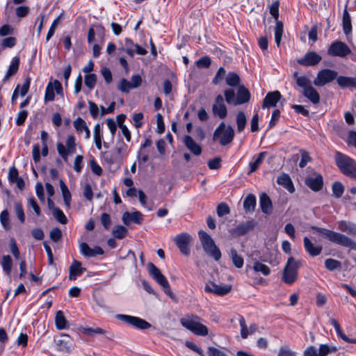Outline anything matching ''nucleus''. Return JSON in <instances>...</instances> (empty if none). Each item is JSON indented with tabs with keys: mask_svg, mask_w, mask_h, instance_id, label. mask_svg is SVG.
Segmentation results:
<instances>
[{
	"mask_svg": "<svg viewBox=\"0 0 356 356\" xmlns=\"http://www.w3.org/2000/svg\"><path fill=\"white\" fill-rule=\"evenodd\" d=\"M192 237L188 233H181L177 235L173 241L175 243L180 252L184 255H188L190 253V243L192 242Z\"/></svg>",
	"mask_w": 356,
	"mask_h": 356,
	"instance_id": "obj_10",
	"label": "nucleus"
},
{
	"mask_svg": "<svg viewBox=\"0 0 356 356\" xmlns=\"http://www.w3.org/2000/svg\"><path fill=\"white\" fill-rule=\"evenodd\" d=\"M312 229L334 243L356 250V242L343 234L318 227H312Z\"/></svg>",
	"mask_w": 356,
	"mask_h": 356,
	"instance_id": "obj_2",
	"label": "nucleus"
},
{
	"mask_svg": "<svg viewBox=\"0 0 356 356\" xmlns=\"http://www.w3.org/2000/svg\"><path fill=\"white\" fill-rule=\"evenodd\" d=\"M253 269L256 272L261 273L265 276H267L270 273V268L259 261L254 262Z\"/></svg>",
	"mask_w": 356,
	"mask_h": 356,
	"instance_id": "obj_46",
	"label": "nucleus"
},
{
	"mask_svg": "<svg viewBox=\"0 0 356 356\" xmlns=\"http://www.w3.org/2000/svg\"><path fill=\"white\" fill-rule=\"evenodd\" d=\"M226 83L231 86L234 87L237 86L240 83V77L235 72H229L225 78Z\"/></svg>",
	"mask_w": 356,
	"mask_h": 356,
	"instance_id": "obj_42",
	"label": "nucleus"
},
{
	"mask_svg": "<svg viewBox=\"0 0 356 356\" xmlns=\"http://www.w3.org/2000/svg\"><path fill=\"white\" fill-rule=\"evenodd\" d=\"M94 139L96 147L98 149H102V135L101 127L99 124H97L94 128Z\"/></svg>",
	"mask_w": 356,
	"mask_h": 356,
	"instance_id": "obj_47",
	"label": "nucleus"
},
{
	"mask_svg": "<svg viewBox=\"0 0 356 356\" xmlns=\"http://www.w3.org/2000/svg\"><path fill=\"white\" fill-rule=\"evenodd\" d=\"M0 222L5 230L10 229L11 226L10 223V216L7 209L1 211L0 214Z\"/></svg>",
	"mask_w": 356,
	"mask_h": 356,
	"instance_id": "obj_41",
	"label": "nucleus"
},
{
	"mask_svg": "<svg viewBox=\"0 0 356 356\" xmlns=\"http://www.w3.org/2000/svg\"><path fill=\"white\" fill-rule=\"evenodd\" d=\"M54 217L56 218L57 221L63 225H65L67 222V219L64 213L59 208L57 209H54V211L52 212Z\"/></svg>",
	"mask_w": 356,
	"mask_h": 356,
	"instance_id": "obj_52",
	"label": "nucleus"
},
{
	"mask_svg": "<svg viewBox=\"0 0 356 356\" xmlns=\"http://www.w3.org/2000/svg\"><path fill=\"white\" fill-rule=\"evenodd\" d=\"M112 234L115 238L122 239L128 234V230L122 225H116L113 229Z\"/></svg>",
	"mask_w": 356,
	"mask_h": 356,
	"instance_id": "obj_39",
	"label": "nucleus"
},
{
	"mask_svg": "<svg viewBox=\"0 0 356 356\" xmlns=\"http://www.w3.org/2000/svg\"><path fill=\"white\" fill-rule=\"evenodd\" d=\"M257 204L256 197L253 194H248L243 201V208L245 212H253Z\"/></svg>",
	"mask_w": 356,
	"mask_h": 356,
	"instance_id": "obj_31",
	"label": "nucleus"
},
{
	"mask_svg": "<svg viewBox=\"0 0 356 356\" xmlns=\"http://www.w3.org/2000/svg\"><path fill=\"white\" fill-rule=\"evenodd\" d=\"M15 210L19 220L21 223H24L25 221V214L21 202H17L15 203Z\"/></svg>",
	"mask_w": 356,
	"mask_h": 356,
	"instance_id": "obj_53",
	"label": "nucleus"
},
{
	"mask_svg": "<svg viewBox=\"0 0 356 356\" xmlns=\"http://www.w3.org/2000/svg\"><path fill=\"white\" fill-rule=\"evenodd\" d=\"M277 182L278 184L284 186L286 189L289 191L290 193H293L295 191L294 186L293 185L292 181L290 177L288 175H283L279 177L277 179Z\"/></svg>",
	"mask_w": 356,
	"mask_h": 356,
	"instance_id": "obj_32",
	"label": "nucleus"
},
{
	"mask_svg": "<svg viewBox=\"0 0 356 356\" xmlns=\"http://www.w3.org/2000/svg\"><path fill=\"white\" fill-rule=\"evenodd\" d=\"M236 124H237V130L238 132H241L244 130L246 124H247V118L245 114L243 111H239L236 115Z\"/></svg>",
	"mask_w": 356,
	"mask_h": 356,
	"instance_id": "obj_40",
	"label": "nucleus"
},
{
	"mask_svg": "<svg viewBox=\"0 0 356 356\" xmlns=\"http://www.w3.org/2000/svg\"><path fill=\"white\" fill-rule=\"evenodd\" d=\"M147 268L150 275L162 287L168 286V282L166 277L161 273V270L152 263L147 264Z\"/></svg>",
	"mask_w": 356,
	"mask_h": 356,
	"instance_id": "obj_14",
	"label": "nucleus"
},
{
	"mask_svg": "<svg viewBox=\"0 0 356 356\" xmlns=\"http://www.w3.org/2000/svg\"><path fill=\"white\" fill-rule=\"evenodd\" d=\"M338 85L341 88L356 86V79L351 77L339 76L337 78Z\"/></svg>",
	"mask_w": 356,
	"mask_h": 356,
	"instance_id": "obj_36",
	"label": "nucleus"
},
{
	"mask_svg": "<svg viewBox=\"0 0 356 356\" xmlns=\"http://www.w3.org/2000/svg\"><path fill=\"white\" fill-rule=\"evenodd\" d=\"M336 346H330L327 344H321L319 346L318 355V356H327L331 353H336L337 351Z\"/></svg>",
	"mask_w": 356,
	"mask_h": 356,
	"instance_id": "obj_44",
	"label": "nucleus"
},
{
	"mask_svg": "<svg viewBox=\"0 0 356 356\" xmlns=\"http://www.w3.org/2000/svg\"><path fill=\"white\" fill-rule=\"evenodd\" d=\"M207 354L209 356H227L225 352L213 346L208 348Z\"/></svg>",
	"mask_w": 356,
	"mask_h": 356,
	"instance_id": "obj_64",
	"label": "nucleus"
},
{
	"mask_svg": "<svg viewBox=\"0 0 356 356\" xmlns=\"http://www.w3.org/2000/svg\"><path fill=\"white\" fill-rule=\"evenodd\" d=\"M83 332L88 336H94L96 334H104L106 333V331L100 328V327H96V328H92V327H85L83 328Z\"/></svg>",
	"mask_w": 356,
	"mask_h": 356,
	"instance_id": "obj_54",
	"label": "nucleus"
},
{
	"mask_svg": "<svg viewBox=\"0 0 356 356\" xmlns=\"http://www.w3.org/2000/svg\"><path fill=\"white\" fill-rule=\"evenodd\" d=\"M74 127L78 133H81L87 127L86 122L80 117L74 121Z\"/></svg>",
	"mask_w": 356,
	"mask_h": 356,
	"instance_id": "obj_56",
	"label": "nucleus"
},
{
	"mask_svg": "<svg viewBox=\"0 0 356 356\" xmlns=\"http://www.w3.org/2000/svg\"><path fill=\"white\" fill-rule=\"evenodd\" d=\"M198 234L205 253L215 261H218L221 258V252L215 244L213 239L203 230L199 231Z\"/></svg>",
	"mask_w": 356,
	"mask_h": 356,
	"instance_id": "obj_4",
	"label": "nucleus"
},
{
	"mask_svg": "<svg viewBox=\"0 0 356 356\" xmlns=\"http://www.w3.org/2000/svg\"><path fill=\"white\" fill-rule=\"evenodd\" d=\"M85 85L90 89L92 90L97 82V76L95 74H88L85 76Z\"/></svg>",
	"mask_w": 356,
	"mask_h": 356,
	"instance_id": "obj_51",
	"label": "nucleus"
},
{
	"mask_svg": "<svg viewBox=\"0 0 356 356\" xmlns=\"http://www.w3.org/2000/svg\"><path fill=\"white\" fill-rule=\"evenodd\" d=\"M335 162L343 175L356 180V162L353 159L339 152H337Z\"/></svg>",
	"mask_w": 356,
	"mask_h": 356,
	"instance_id": "obj_3",
	"label": "nucleus"
},
{
	"mask_svg": "<svg viewBox=\"0 0 356 356\" xmlns=\"http://www.w3.org/2000/svg\"><path fill=\"white\" fill-rule=\"evenodd\" d=\"M224 95L227 103L229 104H233L234 105V102L236 98L234 90L232 89H227L225 90Z\"/></svg>",
	"mask_w": 356,
	"mask_h": 356,
	"instance_id": "obj_60",
	"label": "nucleus"
},
{
	"mask_svg": "<svg viewBox=\"0 0 356 356\" xmlns=\"http://www.w3.org/2000/svg\"><path fill=\"white\" fill-rule=\"evenodd\" d=\"M19 66V58L18 56H15L12 60V62L3 81L6 82L10 79V76L15 75L18 71Z\"/></svg>",
	"mask_w": 356,
	"mask_h": 356,
	"instance_id": "obj_29",
	"label": "nucleus"
},
{
	"mask_svg": "<svg viewBox=\"0 0 356 356\" xmlns=\"http://www.w3.org/2000/svg\"><path fill=\"white\" fill-rule=\"evenodd\" d=\"M1 266L3 271L7 274L10 275L12 270L13 261L9 255H3L1 260Z\"/></svg>",
	"mask_w": 356,
	"mask_h": 356,
	"instance_id": "obj_43",
	"label": "nucleus"
},
{
	"mask_svg": "<svg viewBox=\"0 0 356 356\" xmlns=\"http://www.w3.org/2000/svg\"><path fill=\"white\" fill-rule=\"evenodd\" d=\"M83 195L84 197L90 202H92L93 198V192L90 184H86L83 186Z\"/></svg>",
	"mask_w": 356,
	"mask_h": 356,
	"instance_id": "obj_62",
	"label": "nucleus"
},
{
	"mask_svg": "<svg viewBox=\"0 0 356 356\" xmlns=\"http://www.w3.org/2000/svg\"><path fill=\"white\" fill-rule=\"evenodd\" d=\"M181 323L184 327L197 335L206 336L209 333L208 329L205 325L193 320L182 319Z\"/></svg>",
	"mask_w": 356,
	"mask_h": 356,
	"instance_id": "obj_11",
	"label": "nucleus"
},
{
	"mask_svg": "<svg viewBox=\"0 0 356 356\" xmlns=\"http://www.w3.org/2000/svg\"><path fill=\"white\" fill-rule=\"evenodd\" d=\"M60 190L62 192L64 203L67 209H70V202H71V193L65 184V182L60 179L59 181Z\"/></svg>",
	"mask_w": 356,
	"mask_h": 356,
	"instance_id": "obj_33",
	"label": "nucleus"
},
{
	"mask_svg": "<svg viewBox=\"0 0 356 356\" xmlns=\"http://www.w3.org/2000/svg\"><path fill=\"white\" fill-rule=\"evenodd\" d=\"M211 60L208 56H203L196 61L197 67H209L211 65Z\"/></svg>",
	"mask_w": 356,
	"mask_h": 356,
	"instance_id": "obj_61",
	"label": "nucleus"
},
{
	"mask_svg": "<svg viewBox=\"0 0 356 356\" xmlns=\"http://www.w3.org/2000/svg\"><path fill=\"white\" fill-rule=\"evenodd\" d=\"M56 346L59 351L70 353L72 349V343L70 337L66 334H62L56 341Z\"/></svg>",
	"mask_w": 356,
	"mask_h": 356,
	"instance_id": "obj_18",
	"label": "nucleus"
},
{
	"mask_svg": "<svg viewBox=\"0 0 356 356\" xmlns=\"http://www.w3.org/2000/svg\"><path fill=\"white\" fill-rule=\"evenodd\" d=\"M86 270L85 268L81 267L80 261L74 260L69 268V279L73 281L76 280L77 277L81 275Z\"/></svg>",
	"mask_w": 356,
	"mask_h": 356,
	"instance_id": "obj_23",
	"label": "nucleus"
},
{
	"mask_svg": "<svg viewBox=\"0 0 356 356\" xmlns=\"http://www.w3.org/2000/svg\"><path fill=\"white\" fill-rule=\"evenodd\" d=\"M118 89L122 92L128 93L132 88L130 82L126 79L122 78L118 86Z\"/></svg>",
	"mask_w": 356,
	"mask_h": 356,
	"instance_id": "obj_55",
	"label": "nucleus"
},
{
	"mask_svg": "<svg viewBox=\"0 0 356 356\" xmlns=\"http://www.w3.org/2000/svg\"><path fill=\"white\" fill-rule=\"evenodd\" d=\"M338 228L342 232H346L352 235H356V225L346 221H339L338 222Z\"/></svg>",
	"mask_w": 356,
	"mask_h": 356,
	"instance_id": "obj_34",
	"label": "nucleus"
},
{
	"mask_svg": "<svg viewBox=\"0 0 356 356\" xmlns=\"http://www.w3.org/2000/svg\"><path fill=\"white\" fill-rule=\"evenodd\" d=\"M75 138L72 135H69L66 140V147L62 143H57L56 147L59 155L65 161H67L69 155L75 152Z\"/></svg>",
	"mask_w": 356,
	"mask_h": 356,
	"instance_id": "obj_7",
	"label": "nucleus"
},
{
	"mask_svg": "<svg viewBox=\"0 0 356 356\" xmlns=\"http://www.w3.org/2000/svg\"><path fill=\"white\" fill-rule=\"evenodd\" d=\"M298 277V273H295L293 270H290L285 266L282 275L283 281L289 284H293Z\"/></svg>",
	"mask_w": 356,
	"mask_h": 356,
	"instance_id": "obj_35",
	"label": "nucleus"
},
{
	"mask_svg": "<svg viewBox=\"0 0 356 356\" xmlns=\"http://www.w3.org/2000/svg\"><path fill=\"white\" fill-rule=\"evenodd\" d=\"M216 212L219 217H222L225 215L229 214L230 213V209L227 204L220 203L217 207Z\"/></svg>",
	"mask_w": 356,
	"mask_h": 356,
	"instance_id": "obj_58",
	"label": "nucleus"
},
{
	"mask_svg": "<svg viewBox=\"0 0 356 356\" xmlns=\"http://www.w3.org/2000/svg\"><path fill=\"white\" fill-rule=\"evenodd\" d=\"M312 229L334 243L356 250V242L343 234L318 227H312Z\"/></svg>",
	"mask_w": 356,
	"mask_h": 356,
	"instance_id": "obj_1",
	"label": "nucleus"
},
{
	"mask_svg": "<svg viewBox=\"0 0 356 356\" xmlns=\"http://www.w3.org/2000/svg\"><path fill=\"white\" fill-rule=\"evenodd\" d=\"M55 325L58 330H65L69 327V323L62 311L56 312L55 316Z\"/></svg>",
	"mask_w": 356,
	"mask_h": 356,
	"instance_id": "obj_28",
	"label": "nucleus"
},
{
	"mask_svg": "<svg viewBox=\"0 0 356 356\" xmlns=\"http://www.w3.org/2000/svg\"><path fill=\"white\" fill-rule=\"evenodd\" d=\"M234 137V129L229 125L226 127L224 122L218 125L213 133V140H218L219 143L224 146L231 143Z\"/></svg>",
	"mask_w": 356,
	"mask_h": 356,
	"instance_id": "obj_5",
	"label": "nucleus"
},
{
	"mask_svg": "<svg viewBox=\"0 0 356 356\" xmlns=\"http://www.w3.org/2000/svg\"><path fill=\"white\" fill-rule=\"evenodd\" d=\"M49 236L53 241L58 242L62 238V232L58 227H55L51 230Z\"/></svg>",
	"mask_w": 356,
	"mask_h": 356,
	"instance_id": "obj_63",
	"label": "nucleus"
},
{
	"mask_svg": "<svg viewBox=\"0 0 356 356\" xmlns=\"http://www.w3.org/2000/svg\"><path fill=\"white\" fill-rule=\"evenodd\" d=\"M184 143L187 149L194 155L199 156L202 153V147L191 136L186 135L184 137Z\"/></svg>",
	"mask_w": 356,
	"mask_h": 356,
	"instance_id": "obj_20",
	"label": "nucleus"
},
{
	"mask_svg": "<svg viewBox=\"0 0 356 356\" xmlns=\"http://www.w3.org/2000/svg\"><path fill=\"white\" fill-rule=\"evenodd\" d=\"M351 54L349 47L341 41H334L327 49V54L331 56L345 58Z\"/></svg>",
	"mask_w": 356,
	"mask_h": 356,
	"instance_id": "obj_6",
	"label": "nucleus"
},
{
	"mask_svg": "<svg viewBox=\"0 0 356 356\" xmlns=\"http://www.w3.org/2000/svg\"><path fill=\"white\" fill-rule=\"evenodd\" d=\"M100 221L104 228L106 230L109 229L111 225V216L108 213H103L100 216Z\"/></svg>",
	"mask_w": 356,
	"mask_h": 356,
	"instance_id": "obj_59",
	"label": "nucleus"
},
{
	"mask_svg": "<svg viewBox=\"0 0 356 356\" xmlns=\"http://www.w3.org/2000/svg\"><path fill=\"white\" fill-rule=\"evenodd\" d=\"M282 95L277 90L269 92L263 100L262 108L275 107L280 100Z\"/></svg>",
	"mask_w": 356,
	"mask_h": 356,
	"instance_id": "obj_19",
	"label": "nucleus"
},
{
	"mask_svg": "<svg viewBox=\"0 0 356 356\" xmlns=\"http://www.w3.org/2000/svg\"><path fill=\"white\" fill-rule=\"evenodd\" d=\"M266 154V152L259 153L257 155V157L255 159V161L250 163V172H253L259 168V167L261 165Z\"/></svg>",
	"mask_w": 356,
	"mask_h": 356,
	"instance_id": "obj_45",
	"label": "nucleus"
},
{
	"mask_svg": "<svg viewBox=\"0 0 356 356\" xmlns=\"http://www.w3.org/2000/svg\"><path fill=\"white\" fill-rule=\"evenodd\" d=\"M62 86L58 81L55 80L53 83H49L46 88L44 102L54 101L55 98L54 90H56L58 94H60L62 92Z\"/></svg>",
	"mask_w": 356,
	"mask_h": 356,
	"instance_id": "obj_15",
	"label": "nucleus"
},
{
	"mask_svg": "<svg viewBox=\"0 0 356 356\" xmlns=\"http://www.w3.org/2000/svg\"><path fill=\"white\" fill-rule=\"evenodd\" d=\"M337 77V72L330 69H323L318 72L316 79L314 80V84L316 86H323L332 82Z\"/></svg>",
	"mask_w": 356,
	"mask_h": 356,
	"instance_id": "obj_9",
	"label": "nucleus"
},
{
	"mask_svg": "<svg viewBox=\"0 0 356 356\" xmlns=\"http://www.w3.org/2000/svg\"><path fill=\"white\" fill-rule=\"evenodd\" d=\"M305 184L314 191H319L323 188V177L318 174L315 177L305 179Z\"/></svg>",
	"mask_w": 356,
	"mask_h": 356,
	"instance_id": "obj_22",
	"label": "nucleus"
},
{
	"mask_svg": "<svg viewBox=\"0 0 356 356\" xmlns=\"http://www.w3.org/2000/svg\"><path fill=\"white\" fill-rule=\"evenodd\" d=\"M229 255L234 265L236 268H240L243 267L244 264L243 258L241 255L238 254L237 251L235 249L232 248L230 250Z\"/></svg>",
	"mask_w": 356,
	"mask_h": 356,
	"instance_id": "obj_38",
	"label": "nucleus"
},
{
	"mask_svg": "<svg viewBox=\"0 0 356 356\" xmlns=\"http://www.w3.org/2000/svg\"><path fill=\"white\" fill-rule=\"evenodd\" d=\"M122 222L126 225H129L131 222L140 225L143 221V215L140 211H135L132 213L127 211L122 215Z\"/></svg>",
	"mask_w": 356,
	"mask_h": 356,
	"instance_id": "obj_24",
	"label": "nucleus"
},
{
	"mask_svg": "<svg viewBox=\"0 0 356 356\" xmlns=\"http://www.w3.org/2000/svg\"><path fill=\"white\" fill-rule=\"evenodd\" d=\"M259 205L262 212L270 215L273 212V204L270 198L266 193H262L259 196Z\"/></svg>",
	"mask_w": 356,
	"mask_h": 356,
	"instance_id": "obj_21",
	"label": "nucleus"
},
{
	"mask_svg": "<svg viewBox=\"0 0 356 356\" xmlns=\"http://www.w3.org/2000/svg\"><path fill=\"white\" fill-rule=\"evenodd\" d=\"M254 227V223L253 221H247L244 223L237 225L234 228V232L238 236H242L248 233L250 230L252 229Z\"/></svg>",
	"mask_w": 356,
	"mask_h": 356,
	"instance_id": "obj_30",
	"label": "nucleus"
},
{
	"mask_svg": "<svg viewBox=\"0 0 356 356\" xmlns=\"http://www.w3.org/2000/svg\"><path fill=\"white\" fill-rule=\"evenodd\" d=\"M301 266V261L296 260L293 257H291L288 259L286 266L290 270H293L295 273H298V269Z\"/></svg>",
	"mask_w": 356,
	"mask_h": 356,
	"instance_id": "obj_50",
	"label": "nucleus"
},
{
	"mask_svg": "<svg viewBox=\"0 0 356 356\" xmlns=\"http://www.w3.org/2000/svg\"><path fill=\"white\" fill-rule=\"evenodd\" d=\"M322 60L321 56L318 54L315 51H309L305 55L297 60L298 64L309 67V66H314L321 62Z\"/></svg>",
	"mask_w": 356,
	"mask_h": 356,
	"instance_id": "obj_13",
	"label": "nucleus"
},
{
	"mask_svg": "<svg viewBox=\"0 0 356 356\" xmlns=\"http://www.w3.org/2000/svg\"><path fill=\"white\" fill-rule=\"evenodd\" d=\"M205 291L218 296H225L230 292L232 286L230 285H218L214 282H210L205 286Z\"/></svg>",
	"mask_w": 356,
	"mask_h": 356,
	"instance_id": "obj_17",
	"label": "nucleus"
},
{
	"mask_svg": "<svg viewBox=\"0 0 356 356\" xmlns=\"http://www.w3.org/2000/svg\"><path fill=\"white\" fill-rule=\"evenodd\" d=\"M302 94L313 104H317L320 102V95L312 86H310L307 88H305V90H303Z\"/></svg>",
	"mask_w": 356,
	"mask_h": 356,
	"instance_id": "obj_27",
	"label": "nucleus"
},
{
	"mask_svg": "<svg viewBox=\"0 0 356 356\" xmlns=\"http://www.w3.org/2000/svg\"><path fill=\"white\" fill-rule=\"evenodd\" d=\"M212 112L215 116L224 119L227 115V109L224 102V98L221 95H217L215 103L212 106Z\"/></svg>",
	"mask_w": 356,
	"mask_h": 356,
	"instance_id": "obj_12",
	"label": "nucleus"
},
{
	"mask_svg": "<svg viewBox=\"0 0 356 356\" xmlns=\"http://www.w3.org/2000/svg\"><path fill=\"white\" fill-rule=\"evenodd\" d=\"M325 266L327 270L332 271L341 268V262L334 259H327L325 261Z\"/></svg>",
	"mask_w": 356,
	"mask_h": 356,
	"instance_id": "obj_49",
	"label": "nucleus"
},
{
	"mask_svg": "<svg viewBox=\"0 0 356 356\" xmlns=\"http://www.w3.org/2000/svg\"><path fill=\"white\" fill-rule=\"evenodd\" d=\"M116 318L140 330H147L151 327L150 323L139 317L125 314H118L116 315Z\"/></svg>",
	"mask_w": 356,
	"mask_h": 356,
	"instance_id": "obj_8",
	"label": "nucleus"
},
{
	"mask_svg": "<svg viewBox=\"0 0 356 356\" xmlns=\"http://www.w3.org/2000/svg\"><path fill=\"white\" fill-rule=\"evenodd\" d=\"M250 98V93L243 86H240L237 94L234 105H239L248 102Z\"/></svg>",
	"mask_w": 356,
	"mask_h": 356,
	"instance_id": "obj_25",
	"label": "nucleus"
},
{
	"mask_svg": "<svg viewBox=\"0 0 356 356\" xmlns=\"http://www.w3.org/2000/svg\"><path fill=\"white\" fill-rule=\"evenodd\" d=\"M79 248L81 253L86 257H94L104 254V250L101 247L95 246L93 248H91L85 242L80 243Z\"/></svg>",
	"mask_w": 356,
	"mask_h": 356,
	"instance_id": "obj_16",
	"label": "nucleus"
},
{
	"mask_svg": "<svg viewBox=\"0 0 356 356\" xmlns=\"http://www.w3.org/2000/svg\"><path fill=\"white\" fill-rule=\"evenodd\" d=\"M332 191L334 197H336L337 198H339L343 193L344 187L341 182L335 181L332 184Z\"/></svg>",
	"mask_w": 356,
	"mask_h": 356,
	"instance_id": "obj_48",
	"label": "nucleus"
},
{
	"mask_svg": "<svg viewBox=\"0 0 356 356\" xmlns=\"http://www.w3.org/2000/svg\"><path fill=\"white\" fill-rule=\"evenodd\" d=\"M304 247L306 251L312 257H316L321 254L322 247L321 245H315L308 237L304 238Z\"/></svg>",
	"mask_w": 356,
	"mask_h": 356,
	"instance_id": "obj_26",
	"label": "nucleus"
},
{
	"mask_svg": "<svg viewBox=\"0 0 356 356\" xmlns=\"http://www.w3.org/2000/svg\"><path fill=\"white\" fill-rule=\"evenodd\" d=\"M239 324L241 326V335L243 339H246L250 334L248 327L246 325L245 320L243 316L239 318Z\"/></svg>",
	"mask_w": 356,
	"mask_h": 356,
	"instance_id": "obj_57",
	"label": "nucleus"
},
{
	"mask_svg": "<svg viewBox=\"0 0 356 356\" xmlns=\"http://www.w3.org/2000/svg\"><path fill=\"white\" fill-rule=\"evenodd\" d=\"M342 25L344 33L348 35L352 31V24L350 16L346 8L343 11Z\"/></svg>",
	"mask_w": 356,
	"mask_h": 356,
	"instance_id": "obj_37",
	"label": "nucleus"
}]
</instances>
